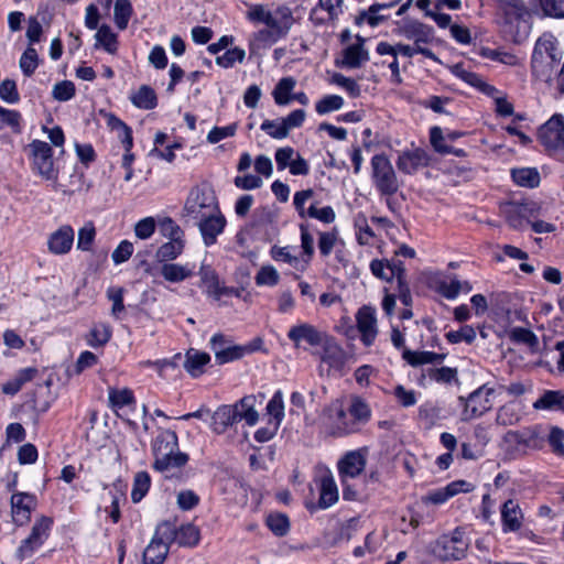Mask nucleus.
Returning <instances> with one entry per match:
<instances>
[{
	"instance_id": "43",
	"label": "nucleus",
	"mask_w": 564,
	"mask_h": 564,
	"mask_svg": "<svg viewBox=\"0 0 564 564\" xmlns=\"http://www.w3.org/2000/svg\"><path fill=\"white\" fill-rule=\"evenodd\" d=\"M296 82L293 77H283L275 85L272 96L276 105L285 106L292 100L291 93L294 89Z\"/></svg>"
},
{
	"instance_id": "21",
	"label": "nucleus",
	"mask_w": 564,
	"mask_h": 564,
	"mask_svg": "<svg viewBox=\"0 0 564 564\" xmlns=\"http://www.w3.org/2000/svg\"><path fill=\"white\" fill-rule=\"evenodd\" d=\"M323 352L321 360L332 368H340L345 364L346 352L337 343L335 337L328 335L324 343L321 345Z\"/></svg>"
},
{
	"instance_id": "55",
	"label": "nucleus",
	"mask_w": 564,
	"mask_h": 564,
	"mask_svg": "<svg viewBox=\"0 0 564 564\" xmlns=\"http://www.w3.org/2000/svg\"><path fill=\"white\" fill-rule=\"evenodd\" d=\"M344 98L339 95H326L315 104V110L318 115H326L343 108Z\"/></svg>"
},
{
	"instance_id": "27",
	"label": "nucleus",
	"mask_w": 564,
	"mask_h": 564,
	"mask_svg": "<svg viewBox=\"0 0 564 564\" xmlns=\"http://www.w3.org/2000/svg\"><path fill=\"white\" fill-rule=\"evenodd\" d=\"M293 24L281 23L278 26H267L254 33V41L263 47L271 46L279 40L284 39Z\"/></svg>"
},
{
	"instance_id": "1",
	"label": "nucleus",
	"mask_w": 564,
	"mask_h": 564,
	"mask_svg": "<svg viewBox=\"0 0 564 564\" xmlns=\"http://www.w3.org/2000/svg\"><path fill=\"white\" fill-rule=\"evenodd\" d=\"M562 58L563 51L557 39L551 32H544L538 37L532 52V77L538 82L551 84Z\"/></svg>"
},
{
	"instance_id": "35",
	"label": "nucleus",
	"mask_w": 564,
	"mask_h": 564,
	"mask_svg": "<svg viewBox=\"0 0 564 564\" xmlns=\"http://www.w3.org/2000/svg\"><path fill=\"white\" fill-rule=\"evenodd\" d=\"M108 403L113 410H120L123 406L135 404L133 391L129 388L117 389L110 387L108 389Z\"/></svg>"
},
{
	"instance_id": "12",
	"label": "nucleus",
	"mask_w": 564,
	"mask_h": 564,
	"mask_svg": "<svg viewBox=\"0 0 564 564\" xmlns=\"http://www.w3.org/2000/svg\"><path fill=\"white\" fill-rule=\"evenodd\" d=\"M202 235L204 245L210 247L217 242V237L221 235L227 225L226 217L221 214L220 208L195 220Z\"/></svg>"
},
{
	"instance_id": "45",
	"label": "nucleus",
	"mask_w": 564,
	"mask_h": 564,
	"mask_svg": "<svg viewBox=\"0 0 564 564\" xmlns=\"http://www.w3.org/2000/svg\"><path fill=\"white\" fill-rule=\"evenodd\" d=\"M132 14L133 8L130 0H116L113 8V21L120 31L128 28L129 20Z\"/></svg>"
},
{
	"instance_id": "10",
	"label": "nucleus",
	"mask_w": 564,
	"mask_h": 564,
	"mask_svg": "<svg viewBox=\"0 0 564 564\" xmlns=\"http://www.w3.org/2000/svg\"><path fill=\"white\" fill-rule=\"evenodd\" d=\"M446 354H436L432 351H425V377L431 381L438 384H451L458 382V370L457 368L442 366Z\"/></svg>"
},
{
	"instance_id": "14",
	"label": "nucleus",
	"mask_w": 564,
	"mask_h": 564,
	"mask_svg": "<svg viewBox=\"0 0 564 564\" xmlns=\"http://www.w3.org/2000/svg\"><path fill=\"white\" fill-rule=\"evenodd\" d=\"M328 334L319 330L312 324L301 323L292 326L288 332V338L296 348L301 347V343L305 341L312 347H321Z\"/></svg>"
},
{
	"instance_id": "22",
	"label": "nucleus",
	"mask_w": 564,
	"mask_h": 564,
	"mask_svg": "<svg viewBox=\"0 0 564 564\" xmlns=\"http://www.w3.org/2000/svg\"><path fill=\"white\" fill-rule=\"evenodd\" d=\"M195 265L191 263L166 262L160 267V274L170 283H181L194 274Z\"/></svg>"
},
{
	"instance_id": "7",
	"label": "nucleus",
	"mask_w": 564,
	"mask_h": 564,
	"mask_svg": "<svg viewBox=\"0 0 564 564\" xmlns=\"http://www.w3.org/2000/svg\"><path fill=\"white\" fill-rule=\"evenodd\" d=\"M323 416L329 435L343 437L356 434V431H347L345 429L346 423L349 424L351 422V416L348 409H345L343 402L339 400H335L325 406L323 410Z\"/></svg>"
},
{
	"instance_id": "28",
	"label": "nucleus",
	"mask_w": 564,
	"mask_h": 564,
	"mask_svg": "<svg viewBox=\"0 0 564 564\" xmlns=\"http://www.w3.org/2000/svg\"><path fill=\"white\" fill-rule=\"evenodd\" d=\"M506 219L510 227L514 229H522L530 224L532 210L524 204H509L506 209Z\"/></svg>"
},
{
	"instance_id": "31",
	"label": "nucleus",
	"mask_w": 564,
	"mask_h": 564,
	"mask_svg": "<svg viewBox=\"0 0 564 564\" xmlns=\"http://www.w3.org/2000/svg\"><path fill=\"white\" fill-rule=\"evenodd\" d=\"M564 405L563 390H545L541 397L533 403L534 409L561 411Z\"/></svg>"
},
{
	"instance_id": "13",
	"label": "nucleus",
	"mask_w": 564,
	"mask_h": 564,
	"mask_svg": "<svg viewBox=\"0 0 564 564\" xmlns=\"http://www.w3.org/2000/svg\"><path fill=\"white\" fill-rule=\"evenodd\" d=\"M10 502L12 520L19 527L30 521L32 511L37 506L36 496L30 492H14Z\"/></svg>"
},
{
	"instance_id": "3",
	"label": "nucleus",
	"mask_w": 564,
	"mask_h": 564,
	"mask_svg": "<svg viewBox=\"0 0 564 564\" xmlns=\"http://www.w3.org/2000/svg\"><path fill=\"white\" fill-rule=\"evenodd\" d=\"M219 208L215 191L208 184L191 188L182 209V216L197 220L205 215L215 213Z\"/></svg>"
},
{
	"instance_id": "5",
	"label": "nucleus",
	"mask_w": 564,
	"mask_h": 564,
	"mask_svg": "<svg viewBox=\"0 0 564 564\" xmlns=\"http://www.w3.org/2000/svg\"><path fill=\"white\" fill-rule=\"evenodd\" d=\"M32 159V170L46 181L56 182L58 178V170L54 166L52 147L41 140H33L29 144Z\"/></svg>"
},
{
	"instance_id": "50",
	"label": "nucleus",
	"mask_w": 564,
	"mask_h": 564,
	"mask_svg": "<svg viewBox=\"0 0 564 564\" xmlns=\"http://www.w3.org/2000/svg\"><path fill=\"white\" fill-rule=\"evenodd\" d=\"M265 523L271 532L280 538L286 535L290 530V520L284 513H270Z\"/></svg>"
},
{
	"instance_id": "47",
	"label": "nucleus",
	"mask_w": 564,
	"mask_h": 564,
	"mask_svg": "<svg viewBox=\"0 0 564 564\" xmlns=\"http://www.w3.org/2000/svg\"><path fill=\"white\" fill-rule=\"evenodd\" d=\"M545 436V443L549 444L551 452L564 457V430L555 425L547 426Z\"/></svg>"
},
{
	"instance_id": "63",
	"label": "nucleus",
	"mask_w": 564,
	"mask_h": 564,
	"mask_svg": "<svg viewBox=\"0 0 564 564\" xmlns=\"http://www.w3.org/2000/svg\"><path fill=\"white\" fill-rule=\"evenodd\" d=\"M306 217L317 219L323 224H332L336 219V214L332 206H324L322 208H317L315 204H312L307 208Z\"/></svg>"
},
{
	"instance_id": "15",
	"label": "nucleus",
	"mask_w": 564,
	"mask_h": 564,
	"mask_svg": "<svg viewBox=\"0 0 564 564\" xmlns=\"http://www.w3.org/2000/svg\"><path fill=\"white\" fill-rule=\"evenodd\" d=\"M356 322L361 341L367 347L371 346L378 333L375 308L367 305L360 307L356 314Z\"/></svg>"
},
{
	"instance_id": "58",
	"label": "nucleus",
	"mask_w": 564,
	"mask_h": 564,
	"mask_svg": "<svg viewBox=\"0 0 564 564\" xmlns=\"http://www.w3.org/2000/svg\"><path fill=\"white\" fill-rule=\"evenodd\" d=\"M257 285L274 286L280 281L279 272L272 265H263L254 276Z\"/></svg>"
},
{
	"instance_id": "37",
	"label": "nucleus",
	"mask_w": 564,
	"mask_h": 564,
	"mask_svg": "<svg viewBox=\"0 0 564 564\" xmlns=\"http://www.w3.org/2000/svg\"><path fill=\"white\" fill-rule=\"evenodd\" d=\"M338 500L337 486L332 477H324L321 480V492L318 499V508L327 509Z\"/></svg>"
},
{
	"instance_id": "34",
	"label": "nucleus",
	"mask_w": 564,
	"mask_h": 564,
	"mask_svg": "<svg viewBox=\"0 0 564 564\" xmlns=\"http://www.w3.org/2000/svg\"><path fill=\"white\" fill-rule=\"evenodd\" d=\"M184 249L185 241L169 240L167 242H164L158 248L155 252V259L161 264L166 262H173L184 252Z\"/></svg>"
},
{
	"instance_id": "38",
	"label": "nucleus",
	"mask_w": 564,
	"mask_h": 564,
	"mask_svg": "<svg viewBox=\"0 0 564 564\" xmlns=\"http://www.w3.org/2000/svg\"><path fill=\"white\" fill-rule=\"evenodd\" d=\"M130 99L135 107L144 110H152L158 106L156 94L154 89L148 85H142Z\"/></svg>"
},
{
	"instance_id": "19",
	"label": "nucleus",
	"mask_w": 564,
	"mask_h": 564,
	"mask_svg": "<svg viewBox=\"0 0 564 564\" xmlns=\"http://www.w3.org/2000/svg\"><path fill=\"white\" fill-rule=\"evenodd\" d=\"M366 459L364 455L358 451L348 452L338 462V471L341 479L356 478L365 469Z\"/></svg>"
},
{
	"instance_id": "49",
	"label": "nucleus",
	"mask_w": 564,
	"mask_h": 564,
	"mask_svg": "<svg viewBox=\"0 0 564 564\" xmlns=\"http://www.w3.org/2000/svg\"><path fill=\"white\" fill-rule=\"evenodd\" d=\"M267 413L271 416L269 421L281 425L284 419V401L281 390H276L267 403Z\"/></svg>"
},
{
	"instance_id": "16",
	"label": "nucleus",
	"mask_w": 564,
	"mask_h": 564,
	"mask_svg": "<svg viewBox=\"0 0 564 564\" xmlns=\"http://www.w3.org/2000/svg\"><path fill=\"white\" fill-rule=\"evenodd\" d=\"M347 409L351 416V422L349 424L346 423L345 429L347 431H356V433L361 432L371 420L372 412L369 404L362 398L354 395Z\"/></svg>"
},
{
	"instance_id": "18",
	"label": "nucleus",
	"mask_w": 564,
	"mask_h": 564,
	"mask_svg": "<svg viewBox=\"0 0 564 564\" xmlns=\"http://www.w3.org/2000/svg\"><path fill=\"white\" fill-rule=\"evenodd\" d=\"M74 242V230L70 226L65 225L52 232L47 240V247L53 254L67 253Z\"/></svg>"
},
{
	"instance_id": "33",
	"label": "nucleus",
	"mask_w": 564,
	"mask_h": 564,
	"mask_svg": "<svg viewBox=\"0 0 564 564\" xmlns=\"http://www.w3.org/2000/svg\"><path fill=\"white\" fill-rule=\"evenodd\" d=\"M170 546L156 539H151L142 556L143 564H163L169 554Z\"/></svg>"
},
{
	"instance_id": "52",
	"label": "nucleus",
	"mask_w": 564,
	"mask_h": 564,
	"mask_svg": "<svg viewBox=\"0 0 564 564\" xmlns=\"http://www.w3.org/2000/svg\"><path fill=\"white\" fill-rule=\"evenodd\" d=\"M20 68L24 76L31 77L39 66V54L32 46L26 47L20 57Z\"/></svg>"
},
{
	"instance_id": "60",
	"label": "nucleus",
	"mask_w": 564,
	"mask_h": 564,
	"mask_svg": "<svg viewBox=\"0 0 564 564\" xmlns=\"http://www.w3.org/2000/svg\"><path fill=\"white\" fill-rule=\"evenodd\" d=\"M446 338L451 344H458L462 341L471 344L476 338V332L473 326L464 325L458 330H451L446 333Z\"/></svg>"
},
{
	"instance_id": "62",
	"label": "nucleus",
	"mask_w": 564,
	"mask_h": 564,
	"mask_svg": "<svg viewBox=\"0 0 564 564\" xmlns=\"http://www.w3.org/2000/svg\"><path fill=\"white\" fill-rule=\"evenodd\" d=\"M76 93V88L73 82L62 80L54 85L52 96L57 101H68Z\"/></svg>"
},
{
	"instance_id": "11",
	"label": "nucleus",
	"mask_w": 564,
	"mask_h": 564,
	"mask_svg": "<svg viewBox=\"0 0 564 564\" xmlns=\"http://www.w3.org/2000/svg\"><path fill=\"white\" fill-rule=\"evenodd\" d=\"M538 138L549 151H557L564 148V117L561 113L553 115L539 129Z\"/></svg>"
},
{
	"instance_id": "61",
	"label": "nucleus",
	"mask_w": 564,
	"mask_h": 564,
	"mask_svg": "<svg viewBox=\"0 0 564 564\" xmlns=\"http://www.w3.org/2000/svg\"><path fill=\"white\" fill-rule=\"evenodd\" d=\"M161 230L164 237L172 241H185L184 230L170 217L161 221Z\"/></svg>"
},
{
	"instance_id": "56",
	"label": "nucleus",
	"mask_w": 564,
	"mask_h": 564,
	"mask_svg": "<svg viewBox=\"0 0 564 564\" xmlns=\"http://www.w3.org/2000/svg\"><path fill=\"white\" fill-rule=\"evenodd\" d=\"M453 73L465 83L473 87H477L482 91H486L487 88H489V86L484 83L482 78L478 74L465 69L462 64L454 65Z\"/></svg>"
},
{
	"instance_id": "30",
	"label": "nucleus",
	"mask_w": 564,
	"mask_h": 564,
	"mask_svg": "<svg viewBox=\"0 0 564 564\" xmlns=\"http://www.w3.org/2000/svg\"><path fill=\"white\" fill-rule=\"evenodd\" d=\"M372 181L377 191L382 196H392L399 189L398 177L392 167L387 172L372 175Z\"/></svg>"
},
{
	"instance_id": "41",
	"label": "nucleus",
	"mask_w": 564,
	"mask_h": 564,
	"mask_svg": "<svg viewBox=\"0 0 564 564\" xmlns=\"http://www.w3.org/2000/svg\"><path fill=\"white\" fill-rule=\"evenodd\" d=\"M513 182L523 187L534 188L540 184V174L534 167H521L511 170Z\"/></svg>"
},
{
	"instance_id": "53",
	"label": "nucleus",
	"mask_w": 564,
	"mask_h": 564,
	"mask_svg": "<svg viewBox=\"0 0 564 564\" xmlns=\"http://www.w3.org/2000/svg\"><path fill=\"white\" fill-rule=\"evenodd\" d=\"M53 525V519L46 516H42L34 522L30 535L32 540L40 542L42 545L50 535V531Z\"/></svg>"
},
{
	"instance_id": "51",
	"label": "nucleus",
	"mask_w": 564,
	"mask_h": 564,
	"mask_svg": "<svg viewBox=\"0 0 564 564\" xmlns=\"http://www.w3.org/2000/svg\"><path fill=\"white\" fill-rule=\"evenodd\" d=\"M177 529L178 528H176L174 521H162L161 523L158 524L152 539H156L158 542H163L165 543V545L170 546L177 536Z\"/></svg>"
},
{
	"instance_id": "36",
	"label": "nucleus",
	"mask_w": 564,
	"mask_h": 564,
	"mask_svg": "<svg viewBox=\"0 0 564 564\" xmlns=\"http://www.w3.org/2000/svg\"><path fill=\"white\" fill-rule=\"evenodd\" d=\"M111 327L106 323L95 324L85 336L86 343L93 348L105 346L111 338Z\"/></svg>"
},
{
	"instance_id": "26",
	"label": "nucleus",
	"mask_w": 564,
	"mask_h": 564,
	"mask_svg": "<svg viewBox=\"0 0 564 564\" xmlns=\"http://www.w3.org/2000/svg\"><path fill=\"white\" fill-rule=\"evenodd\" d=\"M236 410L232 405H220L212 415V430L217 434H223L228 427L238 423Z\"/></svg>"
},
{
	"instance_id": "23",
	"label": "nucleus",
	"mask_w": 564,
	"mask_h": 564,
	"mask_svg": "<svg viewBox=\"0 0 564 564\" xmlns=\"http://www.w3.org/2000/svg\"><path fill=\"white\" fill-rule=\"evenodd\" d=\"M523 514L518 505L512 499L507 500L501 508V521L503 532L518 531L522 525Z\"/></svg>"
},
{
	"instance_id": "32",
	"label": "nucleus",
	"mask_w": 564,
	"mask_h": 564,
	"mask_svg": "<svg viewBox=\"0 0 564 564\" xmlns=\"http://www.w3.org/2000/svg\"><path fill=\"white\" fill-rule=\"evenodd\" d=\"M545 433L546 429H543L542 426H533L532 429H529L524 434L519 435L517 432H510V436H514L518 441V443L523 444L525 446L532 447V448H542L545 443Z\"/></svg>"
},
{
	"instance_id": "17",
	"label": "nucleus",
	"mask_w": 564,
	"mask_h": 564,
	"mask_svg": "<svg viewBox=\"0 0 564 564\" xmlns=\"http://www.w3.org/2000/svg\"><path fill=\"white\" fill-rule=\"evenodd\" d=\"M262 345L261 338H254L247 345H229L226 349L215 347V360L218 365H225L227 362L236 361L241 359L248 354L257 351Z\"/></svg>"
},
{
	"instance_id": "54",
	"label": "nucleus",
	"mask_w": 564,
	"mask_h": 564,
	"mask_svg": "<svg viewBox=\"0 0 564 564\" xmlns=\"http://www.w3.org/2000/svg\"><path fill=\"white\" fill-rule=\"evenodd\" d=\"M107 124L112 130L118 131V138L120 139L121 143H126L127 148L131 145L132 138H133L132 130L127 123H124L117 116L110 113V115H108V118H107Z\"/></svg>"
},
{
	"instance_id": "25",
	"label": "nucleus",
	"mask_w": 564,
	"mask_h": 564,
	"mask_svg": "<svg viewBox=\"0 0 564 564\" xmlns=\"http://www.w3.org/2000/svg\"><path fill=\"white\" fill-rule=\"evenodd\" d=\"M257 399L254 395H246L232 404L236 410L237 421H245L249 426L257 424L259 420L258 411L256 410Z\"/></svg>"
},
{
	"instance_id": "64",
	"label": "nucleus",
	"mask_w": 564,
	"mask_h": 564,
	"mask_svg": "<svg viewBox=\"0 0 564 564\" xmlns=\"http://www.w3.org/2000/svg\"><path fill=\"white\" fill-rule=\"evenodd\" d=\"M370 271L376 278L387 282H391L393 279H395L393 274L394 271L390 270L387 259H373L370 262Z\"/></svg>"
},
{
	"instance_id": "29",
	"label": "nucleus",
	"mask_w": 564,
	"mask_h": 564,
	"mask_svg": "<svg viewBox=\"0 0 564 564\" xmlns=\"http://www.w3.org/2000/svg\"><path fill=\"white\" fill-rule=\"evenodd\" d=\"M397 1L388 2V3H373L369 7L367 11H361L355 19V23L357 25H361L365 21L370 26H378L381 22H383L388 17L379 14V12L383 9L392 8L397 4Z\"/></svg>"
},
{
	"instance_id": "59",
	"label": "nucleus",
	"mask_w": 564,
	"mask_h": 564,
	"mask_svg": "<svg viewBox=\"0 0 564 564\" xmlns=\"http://www.w3.org/2000/svg\"><path fill=\"white\" fill-rule=\"evenodd\" d=\"M246 53L245 50L240 47H234L227 50L223 55L216 57L217 65L224 68H230L235 65V63H241L245 59Z\"/></svg>"
},
{
	"instance_id": "24",
	"label": "nucleus",
	"mask_w": 564,
	"mask_h": 564,
	"mask_svg": "<svg viewBox=\"0 0 564 564\" xmlns=\"http://www.w3.org/2000/svg\"><path fill=\"white\" fill-rule=\"evenodd\" d=\"M210 362V356L205 351L191 348L185 354L184 369L192 378H198L205 372Z\"/></svg>"
},
{
	"instance_id": "39",
	"label": "nucleus",
	"mask_w": 564,
	"mask_h": 564,
	"mask_svg": "<svg viewBox=\"0 0 564 564\" xmlns=\"http://www.w3.org/2000/svg\"><path fill=\"white\" fill-rule=\"evenodd\" d=\"M176 542L182 547H194L199 543V529L193 523L182 524L176 531Z\"/></svg>"
},
{
	"instance_id": "48",
	"label": "nucleus",
	"mask_w": 564,
	"mask_h": 564,
	"mask_svg": "<svg viewBox=\"0 0 564 564\" xmlns=\"http://www.w3.org/2000/svg\"><path fill=\"white\" fill-rule=\"evenodd\" d=\"M151 487V477L148 471H138L134 475L131 490V499L134 503L140 502L148 494Z\"/></svg>"
},
{
	"instance_id": "2",
	"label": "nucleus",
	"mask_w": 564,
	"mask_h": 564,
	"mask_svg": "<svg viewBox=\"0 0 564 564\" xmlns=\"http://www.w3.org/2000/svg\"><path fill=\"white\" fill-rule=\"evenodd\" d=\"M151 449L154 456L152 467L161 473L170 468H181L189 459L186 453L178 449L177 434L167 429H159L158 435L152 441Z\"/></svg>"
},
{
	"instance_id": "57",
	"label": "nucleus",
	"mask_w": 564,
	"mask_h": 564,
	"mask_svg": "<svg viewBox=\"0 0 564 564\" xmlns=\"http://www.w3.org/2000/svg\"><path fill=\"white\" fill-rule=\"evenodd\" d=\"M306 117V112L303 109H295L290 112L285 118H282L283 126L281 127L280 133L282 135H289L290 130L300 128Z\"/></svg>"
},
{
	"instance_id": "9",
	"label": "nucleus",
	"mask_w": 564,
	"mask_h": 564,
	"mask_svg": "<svg viewBox=\"0 0 564 564\" xmlns=\"http://www.w3.org/2000/svg\"><path fill=\"white\" fill-rule=\"evenodd\" d=\"M274 14L263 4H251L247 12V19L252 23H262L267 26H278L281 23L293 24V13L288 6H279Z\"/></svg>"
},
{
	"instance_id": "6",
	"label": "nucleus",
	"mask_w": 564,
	"mask_h": 564,
	"mask_svg": "<svg viewBox=\"0 0 564 564\" xmlns=\"http://www.w3.org/2000/svg\"><path fill=\"white\" fill-rule=\"evenodd\" d=\"M498 23L513 42L520 43L522 39L513 31V25H519L525 14L524 3L521 0H498Z\"/></svg>"
},
{
	"instance_id": "44",
	"label": "nucleus",
	"mask_w": 564,
	"mask_h": 564,
	"mask_svg": "<svg viewBox=\"0 0 564 564\" xmlns=\"http://www.w3.org/2000/svg\"><path fill=\"white\" fill-rule=\"evenodd\" d=\"M96 46L100 45L109 54H116L118 51V36L109 25L102 24L95 35Z\"/></svg>"
},
{
	"instance_id": "4",
	"label": "nucleus",
	"mask_w": 564,
	"mask_h": 564,
	"mask_svg": "<svg viewBox=\"0 0 564 564\" xmlns=\"http://www.w3.org/2000/svg\"><path fill=\"white\" fill-rule=\"evenodd\" d=\"M469 541L462 528H456L451 535L444 534L430 544L429 552L441 561H458L466 556Z\"/></svg>"
},
{
	"instance_id": "42",
	"label": "nucleus",
	"mask_w": 564,
	"mask_h": 564,
	"mask_svg": "<svg viewBox=\"0 0 564 564\" xmlns=\"http://www.w3.org/2000/svg\"><path fill=\"white\" fill-rule=\"evenodd\" d=\"M423 152L421 149L414 151H404L399 155L397 165L399 170L405 174L416 172L417 167L422 164Z\"/></svg>"
},
{
	"instance_id": "46",
	"label": "nucleus",
	"mask_w": 564,
	"mask_h": 564,
	"mask_svg": "<svg viewBox=\"0 0 564 564\" xmlns=\"http://www.w3.org/2000/svg\"><path fill=\"white\" fill-rule=\"evenodd\" d=\"M198 274L200 276V286L205 289V292L209 296L214 297L220 286L218 274L207 264L200 265Z\"/></svg>"
},
{
	"instance_id": "8",
	"label": "nucleus",
	"mask_w": 564,
	"mask_h": 564,
	"mask_svg": "<svg viewBox=\"0 0 564 564\" xmlns=\"http://www.w3.org/2000/svg\"><path fill=\"white\" fill-rule=\"evenodd\" d=\"M494 389L487 384L479 387L477 390L471 392L468 398H459V401L464 405L463 420L468 421L481 416L492 408L491 395Z\"/></svg>"
},
{
	"instance_id": "40",
	"label": "nucleus",
	"mask_w": 564,
	"mask_h": 564,
	"mask_svg": "<svg viewBox=\"0 0 564 564\" xmlns=\"http://www.w3.org/2000/svg\"><path fill=\"white\" fill-rule=\"evenodd\" d=\"M447 139L443 134V131L440 127H433L430 130V142L433 149L441 154H455L456 156H464L465 151L462 149H454L453 147L446 144Z\"/></svg>"
},
{
	"instance_id": "20",
	"label": "nucleus",
	"mask_w": 564,
	"mask_h": 564,
	"mask_svg": "<svg viewBox=\"0 0 564 564\" xmlns=\"http://www.w3.org/2000/svg\"><path fill=\"white\" fill-rule=\"evenodd\" d=\"M357 43L344 48L341 66L347 68H358L362 63L369 59V53L365 48V40L360 35L356 36Z\"/></svg>"
}]
</instances>
